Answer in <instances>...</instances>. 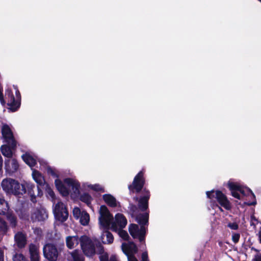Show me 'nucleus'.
Here are the masks:
<instances>
[{
	"mask_svg": "<svg viewBox=\"0 0 261 261\" xmlns=\"http://www.w3.org/2000/svg\"><path fill=\"white\" fill-rule=\"evenodd\" d=\"M99 224L100 227L105 229L111 228L113 231H117L118 229H123L127 224V220L121 214L115 215L114 220L108 208L101 205L99 210Z\"/></svg>",
	"mask_w": 261,
	"mask_h": 261,
	"instance_id": "nucleus-1",
	"label": "nucleus"
},
{
	"mask_svg": "<svg viewBox=\"0 0 261 261\" xmlns=\"http://www.w3.org/2000/svg\"><path fill=\"white\" fill-rule=\"evenodd\" d=\"M80 243L81 248L84 254L88 256H91L95 252V241L91 240L88 237L83 236L79 238L77 236H68L66 238V244L69 249L75 248Z\"/></svg>",
	"mask_w": 261,
	"mask_h": 261,
	"instance_id": "nucleus-2",
	"label": "nucleus"
},
{
	"mask_svg": "<svg viewBox=\"0 0 261 261\" xmlns=\"http://www.w3.org/2000/svg\"><path fill=\"white\" fill-rule=\"evenodd\" d=\"M136 220L142 226L139 228L138 225L132 224L129 226V232L134 238H138L142 242L144 240L146 229L144 225L148 223V214L146 213L139 215L136 217Z\"/></svg>",
	"mask_w": 261,
	"mask_h": 261,
	"instance_id": "nucleus-3",
	"label": "nucleus"
},
{
	"mask_svg": "<svg viewBox=\"0 0 261 261\" xmlns=\"http://www.w3.org/2000/svg\"><path fill=\"white\" fill-rule=\"evenodd\" d=\"M3 190L8 194L16 196L22 195L25 194V190L22 184L12 178H6L3 180L1 184Z\"/></svg>",
	"mask_w": 261,
	"mask_h": 261,
	"instance_id": "nucleus-4",
	"label": "nucleus"
},
{
	"mask_svg": "<svg viewBox=\"0 0 261 261\" xmlns=\"http://www.w3.org/2000/svg\"><path fill=\"white\" fill-rule=\"evenodd\" d=\"M228 187L231 191V195L234 197L241 199L244 196H250L254 198L255 196L248 188H243L239 185L234 182H229Z\"/></svg>",
	"mask_w": 261,
	"mask_h": 261,
	"instance_id": "nucleus-5",
	"label": "nucleus"
},
{
	"mask_svg": "<svg viewBox=\"0 0 261 261\" xmlns=\"http://www.w3.org/2000/svg\"><path fill=\"white\" fill-rule=\"evenodd\" d=\"M53 206L56 219L61 222L66 221L68 217V213L63 203L59 200L53 203Z\"/></svg>",
	"mask_w": 261,
	"mask_h": 261,
	"instance_id": "nucleus-6",
	"label": "nucleus"
},
{
	"mask_svg": "<svg viewBox=\"0 0 261 261\" xmlns=\"http://www.w3.org/2000/svg\"><path fill=\"white\" fill-rule=\"evenodd\" d=\"M206 194L207 197L211 199L215 198L218 203L225 209L228 210L230 209L231 205L229 201L226 196L221 191L212 190L206 192Z\"/></svg>",
	"mask_w": 261,
	"mask_h": 261,
	"instance_id": "nucleus-7",
	"label": "nucleus"
},
{
	"mask_svg": "<svg viewBox=\"0 0 261 261\" xmlns=\"http://www.w3.org/2000/svg\"><path fill=\"white\" fill-rule=\"evenodd\" d=\"M15 97L9 90L6 91V95L8 96V105L9 110L12 112L16 111L20 106V95L18 90L15 88Z\"/></svg>",
	"mask_w": 261,
	"mask_h": 261,
	"instance_id": "nucleus-8",
	"label": "nucleus"
},
{
	"mask_svg": "<svg viewBox=\"0 0 261 261\" xmlns=\"http://www.w3.org/2000/svg\"><path fill=\"white\" fill-rule=\"evenodd\" d=\"M121 248L123 252L127 256L128 261H138L134 256L138 252V248L133 242L123 243Z\"/></svg>",
	"mask_w": 261,
	"mask_h": 261,
	"instance_id": "nucleus-9",
	"label": "nucleus"
},
{
	"mask_svg": "<svg viewBox=\"0 0 261 261\" xmlns=\"http://www.w3.org/2000/svg\"><path fill=\"white\" fill-rule=\"evenodd\" d=\"M43 251L44 257L49 261L57 260L59 252L54 244L50 243L46 244L43 247Z\"/></svg>",
	"mask_w": 261,
	"mask_h": 261,
	"instance_id": "nucleus-10",
	"label": "nucleus"
},
{
	"mask_svg": "<svg viewBox=\"0 0 261 261\" xmlns=\"http://www.w3.org/2000/svg\"><path fill=\"white\" fill-rule=\"evenodd\" d=\"M2 134L8 144H11L12 147H16V142L14 139L10 127L6 124H3L2 127Z\"/></svg>",
	"mask_w": 261,
	"mask_h": 261,
	"instance_id": "nucleus-11",
	"label": "nucleus"
},
{
	"mask_svg": "<svg viewBox=\"0 0 261 261\" xmlns=\"http://www.w3.org/2000/svg\"><path fill=\"white\" fill-rule=\"evenodd\" d=\"M144 180L143 177V172L140 171L135 176L132 185L129 186V189L132 192H139L141 191L144 185Z\"/></svg>",
	"mask_w": 261,
	"mask_h": 261,
	"instance_id": "nucleus-12",
	"label": "nucleus"
},
{
	"mask_svg": "<svg viewBox=\"0 0 261 261\" xmlns=\"http://www.w3.org/2000/svg\"><path fill=\"white\" fill-rule=\"evenodd\" d=\"M48 217L46 211L43 208L35 210L31 216V218L34 221H44Z\"/></svg>",
	"mask_w": 261,
	"mask_h": 261,
	"instance_id": "nucleus-13",
	"label": "nucleus"
},
{
	"mask_svg": "<svg viewBox=\"0 0 261 261\" xmlns=\"http://www.w3.org/2000/svg\"><path fill=\"white\" fill-rule=\"evenodd\" d=\"M55 183L57 189L63 196H66L69 195L70 188L65 183V180L63 182L59 179H56Z\"/></svg>",
	"mask_w": 261,
	"mask_h": 261,
	"instance_id": "nucleus-14",
	"label": "nucleus"
},
{
	"mask_svg": "<svg viewBox=\"0 0 261 261\" xmlns=\"http://www.w3.org/2000/svg\"><path fill=\"white\" fill-rule=\"evenodd\" d=\"M65 183L70 188V192H72L75 196L79 194L80 185L77 181L71 178H66Z\"/></svg>",
	"mask_w": 261,
	"mask_h": 261,
	"instance_id": "nucleus-15",
	"label": "nucleus"
},
{
	"mask_svg": "<svg viewBox=\"0 0 261 261\" xmlns=\"http://www.w3.org/2000/svg\"><path fill=\"white\" fill-rule=\"evenodd\" d=\"M5 166L7 170L13 172L18 169L19 165L15 159L9 158L5 161Z\"/></svg>",
	"mask_w": 261,
	"mask_h": 261,
	"instance_id": "nucleus-16",
	"label": "nucleus"
},
{
	"mask_svg": "<svg viewBox=\"0 0 261 261\" xmlns=\"http://www.w3.org/2000/svg\"><path fill=\"white\" fill-rule=\"evenodd\" d=\"M14 239L15 243L19 248H23L26 244V236L21 232H18L16 233Z\"/></svg>",
	"mask_w": 261,
	"mask_h": 261,
	"instance_id": "nucleus-17",
	"label": "nucleus"
},
{
	"mask_svg": "<svg viewBox=\"0 0 261 261\" xmlns=\"http://www.w3.org/2000/svg\"><path fill=\"white\" fill-rule=\"evenodd\" d=\"M105 202L109 206L112 207L119 206V203L117 201L115 198L111 194H105L102 196Z\"/></svg>",
	"mask_w": 261,
	"mask_h": 261,
	"instance_id": "nucleus-18",
	"label": "nucleus"
},
{
	"mask_svg": "<svg viewBox=\"0 0 261 261\" xmlns=\"http://www.w3.org/2000/svg\"><path fill=\"white\" fill-rule=\"evenodd\" d=\"M22 186H23L24 189L25 190V193L27 192V189L28 192L29 194L31 197V200L35 202L36 201V198L34 195V193L33 191V189L35 188V186L34 184L28 182V181H24L22 183Z\"/></svg>",
	"mask_w": 261,
	"mask_h": 261,
	"instance_id": "nucleus-19",
	"label": "nucleus"
},
{
	"mask_svg": "<svg viewBox=\"0 0 261 261\" xmlns=\"http://www.w3.org/2000/svg\"><path fill=\"white\" fill-rule=\"evenodd\" d=\"M15 147H12L11 144L3 145L1 147V151L4 156L8 158H11L13 156L12 149Z\"/></svg>",
	"mask_w": 261,
	"mask_h": 261,
	"instance_id": "nucleus-20",
	"label": "nucleus"
},
{
	"mask_svg": "<svg viewBox=\"0 0 261 261\" xmlns=\"http://www.w3.org/2000/svg\"><path fill=\"white\" fill-rule=\"evenodd\" d=\"M149 197V192L146 191L145 195L140 198L139 201V207L142 211H145L148 208V201Z\"/></svg>",
	"mask_w": 261,
	"mask_h": 261,
	"instance_id": "nucleus-21",
	"label": "nucleus"
},
{
	"mask_svg": "<svg viewBox=\"0 0 261 261\" xmlns=\"http://www.w3.org/2000/svg\"><path fill=\"white\" fill-rule=\"evenodd\" d=\"M100 228H103L102 227H100ZM104 229H105L104 228ZM106 230L104 231L101 236V240L103 243L104 244H111L113 242L114 238L112 234L108 231L107 229Z\"/></svg>",
	"mask_w": 261,
	"mask_h": 261,
	"instance_id": "nucleus-22",
	"label": "nucleus"
},
{
	"mask_svg": "<svg viewBox=\"0 0 261 261\" xmlns=\"http://www.w3.org/2000/svg\"><path fill=\"white\" fill-rule=\"evenodd\" d=\"M32 176L34 180L40 186L45 184V180L42 174L37 170H33Z\"/></svg>",
	"mask_w": 261,
	"mask_h": 261,
	"instance_id": "nucleus-23",
	"label": "nucleus"
},
{
	"mask_svg": "<svg viewBox=\"0 0 261 261\" xmlns=\"http://www.w3.org/2000/svg\"><path fill=\"white\" fill-rule=\"evenodd\" d=\"M23 160L30 167H33L36 163V159L29 153H25L22 156Z\"/></svg>",
	"mask_w": 261,
	"mask_h": 261,
	"instance_id": "nucleus-24",
	"label": "nucleus"
},
{
	"mask_svg": "<svg viewBox=\"0 0 261 261\" xmlns=\"http://www.w3.org/2000/svg\"><path fill=\"white\" fill-rule=\"evenodd\" d=\"M45 186L47 198L50 200L53 203L56 202V201L59 200V199L56 197L55 194L50 187L47 184H46Z\"/></svg>",
	"mask_w": 261,
	"mask_h": 261,
	"instance_id": "nucleus-25",
	"label": "nucleus"
},
{
	"mask_svg": "<svg viewBox=\"0 0 261 261\" xmlns=\"http://www.w3.org/2000/svg\"><path fill=\"white\" fill-rule=\"evenodd\" d=\"M83 186L85 188H89L95 191L101 192H105L104 188L99 184L91 185L86 182L83 184Z\"/></svg>",
	"mask_w": 261,
	"mask_h": 261,
	"instance_id": "nucleus-26",
	"label": "nucleus"
},
{
	"mask_svg": "<svg viewBox=\"0 0 261 261\" xmlns=\"http://www.w3.org/2000/svg\"><path fill=\"white\" fill-rule=\"evenodd\" d=\"M9 210L7 202L3 198H0V215H4Z\"/></svg>",
	"mask_w": 261,
	"mask_h": 261,
	"instance_id": "nucleus-27",
	"label": "nucleus"
},
{
	"mask_svg": "<svg viewBox=\"0 0 261 261\" xmlns=\"http://www.w3.org/2000/svg\"><path fill=\"white\" fill-rule=\"evenodd\" d=\"M94 241L96 242L95 245H96L99 249L98 252L99 253H101V255L100 256V261H109L108 254L107 253L103 252V249L100 244L99 243H97L95 240Z\"/></svg>",
	"mask_w": 261,
	"mask_h": 261,
	"instance_id": "nucleus-28",
	"label": "nucleus"
},
{
	"mask_svg": "<svg viewBox=\"0 0 261 261\" xmlns=\"http://www.w3.org/2000/svg\"><path fill=\"white\" fill-rule=\"evenodd\" d=\"M80 219L81 223L83 225L85 226L88 224L90 220V217L89 214L87 212L83 211L82 215L80 216Z\"/></svg>",
	"mask_w": 261,
	"mask_h": 261,
	"instance_id": "nucleus-29",
	"label": "nucleus"
},
{
	"mask_svg": "<svg viewBox=\"0 0 261 261\" xmlns=\"http://www.w3.org/2000/svg\"><path fill=\"white\" fill-rule=\"evenodd\" d=\"M73 261H84V257L83 255L77 250H74L71 253Z\"/></svg>",
	"mask_w": 261,
	"mask_h": 261,
	"instance_id": "nucleus-30",
	"label": "nucleus"
},
{
	"mask_svg": "<svg viewBox=\"0 0 261 261\" xmlns=\"http://www.w3.org/2000/svg\"><path fill=\"white\" fill-rule=\"evenodd\" d=\"M31 256L39 255L38 247L37 246L31 244L29 247Z\"/></svg>",
	"mask_w": 261,
	"mask_h": 261,
	"instance_id": "nucleus-31",
	"label": "nucleus"
},
{
	"mask_svg": "<svg viewBox=\"0 0 261 261\" xmlns=\"http://www.w3.org/2000/svg\"><path fill=\"white\" fill-rule=\"evenodd\" d=\"M81 200L89 205L92 200V197L88 194H84L81 196Z\"/></svg>",
	"mask_w": 261,
	"mask_h": 261,
	"instance_id": "nucleus-32",
	"label": "nucleus"
},
{
	"mask_svg": "<svg viewBox=\"0 0 261 261\" xmlns=\"http://www.w3.org/2000/svg\"><path fill=\"white\" fill-rule=\"evenodd\" d=\"M115 231L117 232L119 236L124 240H127L129 238L127 232L123 230V229H118L117 231Z\"/></svg>",
	"mask_w": 261,
	"mask_h": 261,
	"instance_id": "nucleus-33",
	"label": "nucleus"
},
{
	"mask_svg": "<svg viewBox=\"0 0 261 261\" xmlns=\"http://www.w3.org/2000/svg\"><path fill=\"white\" fill-rule=\"evenodd\" d=\"M13 261H27V259L22 254L16 253L13 256Z\"/></svg>",
	"mask_w": 261,
	"mask_h": 261,
	"instance_id": "nucleus-34",
	"label": "nucleus"
},
{
	"mask_svg": "<svg viewBox=\"0 0 261 261\" xmlns=\"http://www.w3.org/2000/svg\"><path fill=\"white\" fill-rule=\"evenodd\" d=\"M8 220L10 222L11 224L13 227H15L16 224V219L14 216L12 214H8L7 215Z\"/></svg>",
	"mask_w": 261,
	"mask_h": 261,
	"instance_id": "nucleus-35",
	"label": "nucleus"
},
{
	"mask_svg": "<svg viewBox=\"0 0 261 261\" xmlns=\"http://www.w3.org/2000/svg\"><path fill=\"white\" fill-rule=\"evenodd\" d=\"M82 212H81L79 207H74L73 209V215L76 219L80 218V216L82 215Z\"/></svg>",
	"mask_w": 261,
	"mask_h": 261,
	"instance_id": "nucleus-36",
	"label": "nucleus"
},
{
	"mask_svg": "<svg viewBox=\"0 0 261 261\" xmlns=\"http://www.w3.org/2000/svg\"><path fill=\"white\" fill-rule=\"evenodd\" d=\"M7 229V225L5 222L0 218V231L5 232Z\"/></svg>",
	"mask_w": 261,
	"mask_h": 261,
	"instance_id": "nucleus-37",
	"label": "nucleus"
},
{
	"mask_svg": "<svg viewBox=\"0 0 261 261\" xmlns=\"http://www.w3.org/2000/svg\"><path fill=\"white\" fill-rule=\"evenodd\" d=\"M240 236L239 233H233L232 236V239L234 243L238 242Z\"/></svg>",
	"mask_w": 261,
	"mask_h": 261,
	"instance_id": "nucleus-38",
	"label": "nucleus"
},
{
	"mask_svg": "<svg viewBox=\"0 0 261 261\" xmlns=\"http://www.w3.org/2000/svg\"><path fill=\"white\" fill-rule=\"evenodd\" d=\"M228 227L232 230H237L238 228V225L235 222L230 223L228 224Z\"/></svg>",
	"mask_w": 261,
	"mask_h": 261,
	"instance_id": "nucleus-39",
	"label": "nucleus"
},
{
	"mask_svg": "<svg viewBox=\"0 0 261 261\" xmlns=\"http://www.w3.org/2000/svg\"><path fill=\"white\" fill-rule=\"evenodd\" d=\"M141 261H149L148 258V254L147 252H144L142 253L141 256Z\"/></svg>",
	"mask_w": 261,
	"mask_h": 261,
	"instance_id": "nucleus-40",
	"label": "nucleus"
},
{
	"mask_svg": "<svg viewBox=\"0 0 261 261\" xmlns=\"http://www.w3.org/2000/svg\"><path fill=\"white\" fill-rule=\"evenodd\" d=\"M252 261H261V254L257 253L256 254L254 258L252 259Z\"/></svg>",
	"mask_w": 261,
	"mask_h": 261,
	"instance_id": "nucleus-41",
	"label": "nucleus"
},
{
	"mask_svg": "<svg viewBox=\"0 0 261 261\" xmlns=\"http://www.w3.org/2000/svg\"><path fill=\"white\" fill-rule=\"evenodd\" d=\"M34 232L37 235L40 236L41 234L42 230L40 228H36L34 230Z\"/></svg>",
	"mask_w": 261,
	"mask_h": 261,
	"instance_id": "nucleus-42",
	"label": "nucleus"
},
{
	"mask_svg": "<svg viewBox=\"0 0 261 261\" xmlns=\"http://www.w3.org/2000/svg\"><path fill=\"white\" fill-rule=\"evenodd\" d=\"M31 261H39V255L31 256Z\"/></svg>",
	"mask_w": 261,
	"mask_h": 261,
	"instance_id": "nucleus-43",
	"label": "nucleus"
},
{
	"mask_svg": "<svg viewBox=\"0 0 261 261\" xmlns=\"http://www.w3.org/2000/svg\"><path fill=\"white\" fill-rule=\"evenodd\" d=\"M257 235L258 238L259 242L260 243H261V228L259 230Z\"/></svg>",
	"mask_w": 261,
	"mask_h": 261,
	"instance_id": "nucleus-44",
	"label": "nucleus"
},
{
	"mask_svg": "<svg viewBox=\"0 0 261 261\" xmlns=\"http://www.w3.org/2000/svg\"><path fill=\"white\" fill-rule=\"evenodd\" d=\"M0 261H4V252L0 249Z\"/></svg>",
	"mask_w": 261,
	"mask_h": 261,
	"instance_id": "nucleus-45",
	"label": "nucleus"
},
{
	"mask_svg": "<svg viewBox=\"0 0 261 261\" xmlns=\"http://www.w3.org/2000/svg\"><path fill=\"white\" fill-rule=\"evenodd\" d=\"M109 261H117V260L115 256L112 255L109 258Z\"/></svg>",
	"mask_w": 261,
	"mask_h": 261,
	"instance_id": "nucleus-46",
	"label": "nucleus"
},
{
	"mask_svg": "<svg viewBox=\"0 0 261 261\" xmlns=\"http://www.w3.org/2000/svg\"><path fill=\"white\" fill-rule=\"evenodd\" d=\"M48 171H50V173H51L52 174H54V172L53 171V170H51V169H48Z\"/></svg>",
	"mask_w": 261,
	"mask_h": 261,
	"instance_id": "nucleus-47",
	"label": "nucleus"
},
{
	"mask_svg": "<svg viewBox=\"0 0 261 261\" xmlns=\"http://www.w3.org/2000/svg\"><path fill=\"white\" fill-rule=\"evenodd\" d=\"M254 203H255V202H254V203H248V205H252V204H253Z\"/></svg>",
	"mask_w": 261,
	"mask_h": 261,
	"instance_id": "nucleus-48",
	"label": "nucleus"
},
{
	"mask_svg": "<svg viewBox=\"0 0 261 261\" xmlns=\"http://www.w3.org/2000/svg\"><path fill=\"white\" fill-rule=\"evenodd\" d=\"M219 208L221 211H222V209L220 207H219Z\"/></svg>",
	"mask_w": 261,
	"mask_h": 261,
	"instance_id": "nucleus-49",
	"label": "nucleus"
},
{
	"mask_svg": "<svg viewBox=\"0 0 261 261\" xmlns=\"http://www.w3.org/2000/svg\"><path fill=\"white\" fill-rule=\"evenodd\" d=\"M259 1H260L261 2V0H258Z\"/></svg>",
	"mask_w": 261,
	"mask_h": 261,
	"instance_id": "nucleus-50",
	"label": "nucleus"
}]
</instances>
